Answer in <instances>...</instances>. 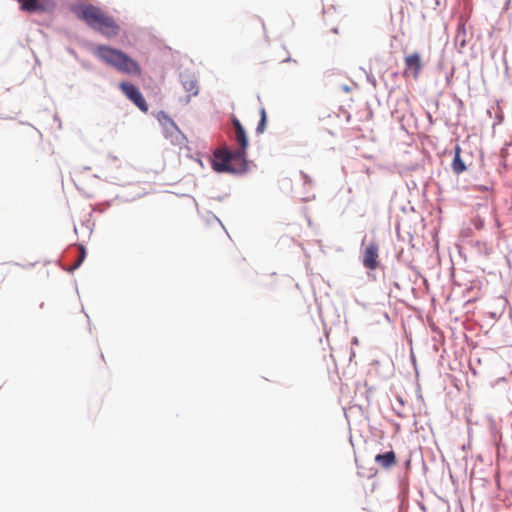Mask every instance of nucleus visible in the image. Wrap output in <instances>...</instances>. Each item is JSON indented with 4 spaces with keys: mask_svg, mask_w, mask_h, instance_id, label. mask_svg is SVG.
I'll list each match as a JSON object with an SVG mask.
<instances>
[{
    "mask_svg": "<svg viewBox=\"0 0 512 512\" xmlns=\"http://www.w3.org/2000/svg\"><path fill=\"white\" fill-rule=\"evenodd\" d=\"M94 54L99 60L123 74L140 76L142 73L140 65L119 49L98 45L94 49Z\"/></svg>",
    "mask_w": 512,
    "mask_h": 512,
    "instance_id": "f257e3e1",
    "label": "nucleus"
},
{
    "mask_svg": "<svg viewBox=\"0 0 512 512\" xmlns=\"http://www.w3.org/2000/svg\"><path fill=\"white\" fill-rule=\"evenodd\" d=\"M78 17L86 22L88 26L101 32L107 37L117 36L120 26L113 17L109 16L99 7L88 4L79 8Z\"/></svg>",
    "mask_w": 512,
    "mask_h": 512,
    "instance_id": "f03ea898",
    "label": "nucleus"
},
{
    "mask_svg": "<svg viewBox=\"0 0 512 512\" xmlns=\"http://www.w3.org/2000/svg\"><path fill=\"white\" fill-rule=\"evenodd\" d=\"M246 155L237 149L232 151L227 147L214 152L212 167L217 172L240 173L246 170Z\"/></svg>",
    "mask_w": 512,
    "mask_h": 512,
    "instance_id": "7ed1b4c3",
    "label": "nucleus"
},
{
    "mask_svg": "<svg viewBox=\"0 0 512 512\" xmlns=\"http://www.w3.org/2000/svg\"><path fill=\"white\" fill-rule=\"evenodd\" d=\"M119 87L123 94L133 102L142 112L148 111V105L140 90L129 82H121Z\"/></svg>",
    "mask_w": 512,
    "mask_h": 512,
    "instance_id": "20e7f679",
    "label": "nucleus"
},
{
    "mask_svg": "<svg viewBox=\"0 0 512 512\" xmlns=\"http://www.w3.org/2000/svg\"><path fill=\"white\" fill-rule=\"evenodd\" d=\"M21 9L30 13L33 12H52L56 3L54 0H17Z\"/></svg>",
    "mask_w": 512,
    "mask_h": 512,
    "instance_id": "39448f33",
    "label": "nucleus"
},
{
    "mask_svg": "<svg viewBox=\"0 0 512 512\" xmlns=\"http://www.w3.org/2000/svg\"><path fill=\"white\" fill-rule=\"evenodd\" d=\"M379 247L375 242L369 243L363 252V265L369 270H375L378 265Z\"/></svg>",
    "mask_w": 512,
    "mask_h": 512,
    "instance_id": "423d86ee",
    "label": "nucleus"
},
{
    "mask_svg": "<svg viewBox=\"0 0 512 512\" xmlns=\"http://www.w3.org/2000/svg\"><path fill=\"white\" fill-rule=\"evenodd\" d=\"M405 69L404 76H412L414 79L419 77L422 69L421 57L418 53L407 55L404 59Z\"/></svg>",
    "mask_w": 512,
    "mask_h": 512,
    "instance_id": "0eeeda50",
    "label": "nucleus"
},
{
    "mask_svg": "<svg viewBox=\"0 0 512 512\" xmlns=\"http://www.w3.org/2000/svg\"><path fill=\"white\" fill-rule=\"evenodd\" d=\"M231 122L235 129V140L239 145V148L237 150L246 154V150L249 145L246 131L242 124L240 123V121L238 120V118H236L235 116L232 117Z\"/></svg>",
    "mask_w": 512,
    "mask_h": 512,
    "instance_id": "6e6552de",
    "label": "nucleus"
},
{
    "mask_svg": "<svg viewBox=\"0 0 512 512\" xmlns=\"http://www.w3.org/2000/svg\"><path fill=\"white\" fill-rule=\"evenodd\" d=\"M375 462L382 468H390L396 464V455L393 451L375 456Z\"/></svg>",
    "mask_w": 512,
    "mask_h": 512,
    "instance_id": "1a4fd4ad",
    "label": "nucleus"
},
{
    "mask_svg": "<svg viewBox=\"0 0 512 512\" xmlns=\"http://www.w3.org/2000/svg\"><path fill=\"white\" fill-rule=\"evenodd\" d=\"M461 148L459 146H456L455 148V156L452 162V170L456 174H460L466 170V165L461 159L460 156Z\"/></svg>",
    "mask_w": 512,
    "mask_h": 512,
    "instance_id": "9d476101",
    "label": "nucleus"
},
{
    "mask_svg": "<svg viewBox=\"0 0 512 512\" xmlns=\"http://www.w3.org/2000/svg\"><path fill=\"white\" fill-rule=\"evenodd\" d=\"M183 86L185 88V90L190 94V95H197L198 93V86H197V83L195 80L189 78V79H186L183 81Z\"/></svg>",
    "mask_w": 512,
    "mask_h": 512,
    "instance_id": "9b49d317",
    "label": "nucleus"
},
{
    "mask_svg": "<svg viewBox=\"0 0 512 512\" xmlns=\"http://www.w3.org/2000/svg\"><path fill=\"white\" fill-rule=\"evenodd\" d=\"M260 116H261V118H260V121L256 128V132L259 134L263 133L266 129L267 114H266V110L264 107H261V109H260Z\"/></svg>",
    "mask_w": 512,
    "mask_h": 512,
    "instance_id": "f8f14e48",
    "label": "nucleus"
},
{
    "mask_svg": "<svg viewBox=\"0 0 512 512\" xmlns=\"http://www.w3.org/2000/svg\"><path fill=\"white\" fill-rule=\"evenodd\" d=\"M80 252H81V254H80L79 259L77 260L74 268H77L85 258V250L83 247H80Z\"/></svg>",
    "mask_w": 512,
    "mask_h": 512,
    "instance_id": "ddd939ff",
    "label": "nucleus"
}]
</instances>
